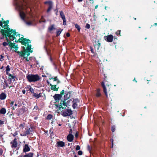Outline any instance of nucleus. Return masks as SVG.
I'll return each mask as SVG.
<instances>
[{"label":"nucleus","instance_id":"11","mask_svg":"<svg viewBox=\"0 0 157 157\" xmlns=\"http://www.w3.org/2000/svg\"><path fill=\"white\" fill-rule=\"evenodd\" d=\"M10 82L16 81L17 79V78L15 76L13 75L10 74H8Z\"/></svg>","mask_w":157,"mask_h":157},{"label":"nucleus","instance_id":"35","mask_svg":"<svg viewBox=\"0 0 157 157\" xmlns=\"http://www.w3.org/2000/svg\"><path fill=\"white\" fill-rule=\"evenodd\" d=\"M72 99H71L67 101L68 106H70L71 105V103H72Z\"/></svg>","mask_w":157,"mask_h":157},{"label":"nucleus","instance_id":"31","mask_svg":"<svg viewBox=\"0 0 157 157\" xmlns=\"http://www.w3.org/2000/svg\"><path fill=\"white\" fill-rule=\"evenodd\" d=\"M75 27L77 29L78 32H80L81 29L80 26L78 24H76L75 25Z\"/></svg>","mask_w":157,"mask_h":157},{"label":"nucleus","instance_id":"22","mask_svg":"<svg viewBox=\"0 0 157 157\" xmlns=\"http://www.w3.org/2000/svg\"><path fill=\"white\" fill-rule=\"evenodd\" d=\"M33 95L34 97H35L37 99L39 98L41 96L40 93L36 94L35 93H34L33 94Z\"/></svg>","mask_w":157,"mask_h":157},{"label":"nucleus","instance_id":"25","mask_svg":"<svg viewBox=\"0 0 157 157\" xmlns=\"http://www.w3.org/2000/svg\"><path fill=\"white\" fill-rule=\"evenodd\" d=\"M100 89H97V93L96 94V96L97 97H99L101 95V94L100 93Z\"/></svg>","mask_w":157,"mask_h":157},{"label":"nucleus","instance_id":"27","mask_svg":"<svg viewBox=\"0 0 157 157\" xmlns=\"http://www.w3.org/2000/svg\"><path fill=\"white\" fill-rule=\"evenodd\" d=\"M63 105V104L62 103V101H61L60 102L59 104H58V105H57V107H59V109H60L61 108L62 109H63L64 108L63 107L62 105Z\"/></svg>","mask_w":157,"mask_h":157},{"label":"nucleus","instance_id":"28","mask_svg":"<svg viewBox=\"0 0 157 157\" xmlns=\"http://www.w3.org/2000/svg\"><path fill=\"white\" fill-rule=\"evenodd\" d=\"M54 25H52L50 27L48 28V30L50 31H51L53 29H55V28L54 27Z\"/></svg>","mask_w":157,"mask_h":157},{"label":"nucleus","instance_id":"46","mask_svg":"<svg viewBox=\"0 0 157 157\" xmlns=\"http://www.w3.org/2000/svg\"><path fill=\"white\" fill-rule=\"evenodd\" d=\"M111 144H112L111 147L112 148H113V139H111Z\"/></svg>","mask_w":157,"mask_h":157},{"label":"nucleus","instance_id":"5","mask_svg":"<svg viewBox=\"0 0 157 157\" xmlns=\"http://www.w3.org/2000/svg\"><path fill=\"white\" fill-rule=\"evenodd\" d=\"M26 131L21 134L22 136H26L29 134H31L33 131V127H31L30 128H27L26 129Z\"/></svg>","mask_w":157,"mask_h":157},{"label":"nucleus","instance_id":"37","mask_svg":"<svg viewBox=\"0 0 157 157\" xmlns=\"http://www.w3.org/2000/svg\"><path fill=\"white\" fill-rule=\"evenodd\" d=\"M31 88L32 87L30 85H28L25 87V88L29 91Z\"/></svg>","mask_w":157,"mask_h":157},{"label":"nucleus","instance_id":"19","mask_svg":"<svg viewBox=\"0 0 157 157\" xmlns=\"http://www.w3.org/2000/svg\"><path fill=\"white\" fill-rule=\"evenodd\" d=\"M74 136L73 135H68L67 136V139L69 142H71L73 140Z\"/></svg>","mask_w":157,"mask_h":157},{"label":"nucleus","instance_id":"15","mask_svg":"<svg viewBox=\"0 0 157 157\" xmlns=\"http://www.w3.org/2000/svg\"><path fill=\"white\" fill-rule=\"evenodd\" d=\"M101 86L103 88V91L106 96L107 97L108 96V94H107V90L106 88V87L105 85L104 82H102L101 83Z\"/></svg>","mask_w":157,"mask_h":157},{"label":"nucleus","instance_id":"9","mask_svg":"<svg viewBox=\"0 0 157 157\" xmlns=\"http://www.w3.org/2000/svg\"><path fill=\"white\" fill-rule=\"evenodd\" d=\"M53 97L56 102H59V101L61 98L62 96L61 95L59 94H55L53 96Z\"/></svg>","mask_w":157,"mask_h":157},{"label":"nucleus","instance_id":"21","mask_svg":"<svg viewBox=\"0 0 157 157\" xmlns=\"http://www.w3.org/2000/svg\"><path fill=\"white\" fill-rule=\"evenodd\" d=\"M6 111L5 108H2L0 109V114L4 115L6 113Z\"/></svg>","mask_w":157,"mask_h":157},{"label":"nucleus","instance_id":"16","mask_svg":"<svg viewBox=\"0 0 157 157\" xmlns=\"http://www.w3.org/2000/svg\"><path fill=\"white\" fill-rule=\"evenodd\" d=\"M30 150V148L27 144L25 145L24 148L23 149V151L24 152H27L29 151Z\"/></svg>","mask_w":157,"mask_h":157},{"label":"nucleus","instance_id":"41","mask_svg":"<svg viewBox=\"0 0 157 157\" xmlns=\"http://www.w3.org/2000/svg\"><path fill=\"white\" fill-rule=\"evenodd\" d=\"M111 130L113 132H114L115 130V128L114 126H113L112 127Z\"/></svg>","mask_w":157,"mask_h":157},{"label":"nucleus","instance_id":"40","mask_svg":"<svg viewBox=\"0 0 157 157\" xmlns=\"http://www.w3.org/2000/svg\"><path fill=\"white\" fill-rule=\"evenodd\" d=\"M33 94L34 93V89L32 87L30 90H29Z\"/></svg>","mask_w":157,"mask_h":157},{"label":"nucleus","instance_id":"12","mask_svg":"<svg viewBox=\"0 0 157 157\" xmlns=\"http://www.w3.org/2000/svg\"><path fill=\"white\" fill-rule=\"evenodd\" d=\"M71 92H65V94L64 96V100H66L69 99L71 95Z\"/></svg>","mask_w":157,"mask_h":157},{"label":"nucleus","instance_id":"6","mask_svg":"<svg viewBox=\"0 0 157 157\" xmlns=\"http://www.w3.org/2000/svg\"><path fill=\"white\" fill-rule=\"evenodd\" d=\"M72 114V111L71 110L69 109H67L65 111L62 112V115L63 117H67L70 116Z\"/></svg>","mask_w":157,"mask_h":157},{"label":"nucleus","instance_id":"29","mask_svg":"<svg viewBox=\"0 0 157 157\" xmlns=\"http://www.w3.org/2000/svg\"><path fill=\"white\" fill-rule=\"evenodd\" d=\"M62 30V29H59V30L58 31H57L56 32L57 36H59V35L61 33Z\"/></svg>","mask_w":157,"mask_h":157},{"label":"nucleus","instance_id":"47","mask_svg":"<svg viewBox=\"0 0 157 157\" xmlns=\"http://www.w3.org/2000/svg\"><path fill=\"white\" fill-rule=\"evenodd\" d=\"M78 154L79 155H81L82 154V152L81 151H79L78 152Z\"/></svg>","mask_w":157,"mask_h":157},{"label":"nucleus","instance_id":"33","mask_svg":"<svg viewBox=\"0 0 157 157\" xmlns=\"http://www.w3.org/2000/svg\"><path fill=\"white\" fill-rule=\"evenodd\" d=\"M10 42H9L8 43L7 42H4L3 44L2 45L4 46H6L7 45H9L10 46Z\"/></svg>","mask_w":157,"mask_h":157},{"label":"nucleus","instance_id":"20","mask_svg":"<svg viewBox=\"0 0 157 157\" xmlns=\"http://www.w3.org/2000/svg\"><path fill=\"white\" fill-rule=\"evenodd\" d=\"M33 153H30L25 155H20L18 157H33Z\"/></svg>","mask_w":157,"mask_h":157},{"label":"nucleus","instance_id":"38","mask_svg":"<svg viewBox=\"0 0 157 157\" xmlns=\"http://www.w3.org/2000/svg\"><path fill=\"white\" fill-rule=\"evenodd\" d=\"M85 28L86 29H89L90 28V25L89 24H86V25Z\"/></svg>","mask_w":157,"mask_h":157},{"label":"nucleus","instance_id":"14","mask_svg":"<svg viewBox=\"0 0 157 157\" xmlns=\"http://www.w3.org/2000/svg\"><path fill=\"white\" fill-rule=\"evenodd\" d=\"M10 49H12L13 48H14L15 50V52H17L16 51L17 50L18 47L17 45H16L14 44H13L12 43H10Z\"/></svg>","mask_w":157,"mask_h":157},{"label":"nucleus","instance_id":"60","mask_svg":"<svg viewBox=\"0 0 157 157\" xmlns=\"http://www.w3.org/2000/svg\"><path fill=\"white\" fill-rule=\"evenodd\" d=\"M14 102L13 101H12L11 103H10V105H11V106H13V104H14Z\"/></svg>","mask_w":157,"mask_h":157},{"label":"nucleus","instance_id":"18","mask_svg":"<svg viewBox=\"0 0 157 157\" xmlns=\"http://www.w3.org/2000/svg\"><path fill=\"white\" fill-rule=\"evenodd\" d=\"M50 86H51V89L54 91H57L58 90L59 87H56V85H52L51 84H50Z\"/></svg>","mask_w":157,"mask_h":157},{"label":"nucleus","instance_id":"57","mask_svg":"<svg viewBox=\"0 0 157 157\" xmlns=\"http://www.w3.org/2000/svg\"><path fill=\"white\" fill-rule=\"evenodd\" d=\"M22 92L23 94H25V90H22Z\"/></svg>","mask_w":157,"mask_h":157},{"label":"nucleus","instance_id":"58","mask_svg":"<svg viewBox=\"0 0 157 157\" xmlns=\"http://www.w3.org/2000/svg\"><path fill=\"white\" fill-rule=\"evenodd\" d=\"M2 151L1 149H0V155H2Z\"/></svg>","mask_w":157,"mask_h":157},{"label":"nucleus","instance_id":"3","mask_svg":"<svg viewBox=\"0 0 157 157\" xmlns=\"http://www.w3.org/2000/svg\"><path fill=\"white\" fill-rule=\"evenodd\" d=\"M41 78L37 74H30L26 76V78L30 82H37Z\"/></svg>","mask_w":157,"mask_h":157},{"label":"nucleus","instance_id":"52","mask_svg":"<svg viewBox=\"0 0 157 157\" xmlns=\"http://www.w3.org/2000/svg\"><path fill=\"white\" fill-rule=\"evenodd\" d=\"M69 135H72V129H71L70 130L69 132Z\"/></svg>","mask_w":157,"mask_h":157},{"label":"nucleus","instance_id":"49","mask_svg":"<svg viewBox=\"0 0 157 157\" xmlns=\"http://www.w3.org/2000/svg\"><path fill=\"white\" fill-rule=\"evenodd\" d=\"M17 135V133L16 131L13 134V136H15Z\"/></svg>","mask_w":157,"mask_h":157},{"label":"nucleus","instance_id":"36","mask_svg":"<svg viewBox=\"0 0 157 157\" xmlns=\"http://www.w3.org/2000/svg\"><path fill=\"white\" fill-rule=\"evenodd\" d=\"M52 117V115L51 114H48L47 117V119L48 120H51Z\"/></svg>","mask_w":157,"mask_h":157},{"label":"nucleus","instance_id":"7","mask_svg":"<svg viewBox=\"0 0 157 157\" xmlns=\"http://www.w3.org/2000/svg\"><path fill=\"white\" fill-rule=\"evenodd\" d=\"M79 102V101L77 98L73 99V100L72 101V106L74 109H75L77 107L78 103Z\"/></svg>","mask_w":157,"mask_h":157},{"label":"nucleus","instance_id":"13","mask_svg":"<svg viewBox=\"0 0 157 157\" xmlns=\"http://www.w3.org/2000/svg\"><path fill=\"white\" fill-rule=\"evenodd\" d=\"M56 145L58 147H64L65 145V143L63 141L57 142Z\"/></svg>","mask_w":157,"mask_h":157},{"label":"nucleus","instance_id":"24","mask_svg":"<svg viewBox=\"0 0 157 157\" xmlns=\"http://www.w3.org/2000/svg\"><path fill=\"white\" fill-rule=\"evenodd\" d=\"M60 16L62 20L66 19L65 15L63 11H61L60 12Z\"/></svg>","mask_w":157,"mask_h":157},{"label":"nucleus","instance_id":"56","mask_svg":"<svg viewBox=\"0 0 157 157\" xmlns=\"http://www.w3.org/2000/svg\"><path fill=\"white\" fill-rule=\"evenodd\" d=\"M66 36L67 37H69L70 36V34L68 33H67L66 34Z\"/></svg>","mask_w":157,"mask_h":157},{"label":"nucleus","instance_id":"61","mask_svg":"<svg viewBox=\"0 0 157 157\" xmlns=\"http://www.w3.org/2000/svg\"><path fill=\"white\" fill-rule=\"evenodd\" d=\"M53 64L55 66V69H57V68L56 66V65L54 63H53Z\"/></svg>","mask_w":157,"mask_h":157},{"label":"nucleus","instance_id":"50","mask_svg":"<svg viewBox=\"0 0 157 157\" xmlns=\"http://www.w3.org/2000/svg\"><path fill=\"white\" fill-rule=\"evenodd\" d=\"M65 92V91H64V90H63L61 92V93H60V94H61V95L62 96V95H63L64 93Z\"/></svg>","mask_w":157,"mask_h":157},{"label":"nucleus","instance_id":"43","mask_svg":"<svg viewBox=\"0 0 157 157\" xmlns=\"http://www.w3.org/2000/svg\"><path fill=\"white\" fill-rule=\"evenodd\" d=\"M63 20V25H66V19Z\"/></svg>","mask_w":157,"mask_h":157},{"label":"nucleus","instance_id":"54","mask_svg":"<svg viewBox=\"0 0 157 157\" xmlns=\"http://www.w3.org/2000/svg\"><path fill=\"white\" fill-rule=\"evenodd\" d=\"M101 45V44L99 43H98L97 44V46H98V49L100 47Z\"/></svg>","mask_w":157,"mask_h":157},{"label":"nucleus","instance_id":"64","mask_svg":"<svg viewBox=\"0 0 157 157\" xmlns=\"http://www.w3.org/2000/svg\"><path fill=\"white\" fill-rule=\"evenodd\" d=\"M50 60L51 61V62H52V58L50 57Z\"/></svg>","mask_w":157,"mask_h":157},{"label":"nucleus","instance_id":"39","mask_svg":"<svg viewBox=\"0 0 157 157\" xmlns=\"http://www.w3.org/2000/svg\"><path fill=\"white\" fill-rule=\"evenodd\" d=\"M121 30H118V31H117L116 32V34L117 35H119V36H121V35L120 34V33H121Z\"/></svg>","mask_w":157,"mask_h":157},{"label":"nucleus","instance_id":"48","mask_svg":"<svg viewBox=\"0 0 157 157\" xmlns=\"http://www.w3.org/2000/svg\"><path fill=\"white\" fill-rule=\"evenodd\" d=\"M4 124V121L0 120V126H1V125L3 124Z\"/></svg>","mask_w":157,"mask_h":157},{"label":"nucleus","instance_id":"45","mask_svg":"<svg viewBox=\"0 0 157 157\" xmlns=\"http://www.w3.org/2000/svg\"><path fill=\"white\" fill-rule=\"evenodd\" d=\"M1 58H0V61H2L3 60V57L4 56L2 55H0Z\"/></svg>","mask_w":157,"mask_h":157},{"label":"nucleus","instance_id":"51","mask_svg":"<svg viewBox=\"0 0 157 157\" xmlns=\"http://www.w3.org/2000/svg\"><path fill=\"white\" fill-rule=\"evenodd\" d=\"M52 2L51 1H47V2H44V4H48V5L50 3V2Z\"/></svg>","mask_w":157,"mask_h":157},{"label":"nucleus","instance_id":"32","mask_svg":"<svg viewBox=\"0 0 157 157\" xmlns=\"http://www.w3.org/2000/svg\"><path fill=\"white\" fill-rule=\"evenodd\" d=\"M65 101L64 100L63 101L62 100V103L63 104V105L64 106H67V107L68 106L67 102H65Z\"/></svg>","mask_w":157,"mask_h":157},{"label":"nucleus","instance_id":"55","mask_svg":"<svg viewBox=\"0 0 157 157\" xmlns=\"http://www.w3.org/2000/svg\"><path fill=\"white\" fill-rule=\"evenodd\" d=\"M2 26V27H3V24L1 21H0V26Z\"/></svg>","mask_w":157,"mask_h":157},{"label":"nucleus","instance_id":"23","mask_svg":"<svg viewBox=\"0 0 157 157\" xmlns=\"http://www.w3.org/2000/svg\"><path fill=\"white\" fill-rule=\"evenodd\" d=\"M53 6V4L52 2H50V3L48 5V7L47 10V12L48 13L52 9Z\"/></svg>","mask_w":157,"mask_h":157},{"label":"nucleus","instance_id":"53","mask_svg":"<svg viewBox=\"0 0 157 157\" xmlns=\"http://www.w3.org/2000/svg\"><path fill=\"white\" fill-rule=\"evenodd\" d=\"M90 51H91V52L92 53H94V50H93V48L92 47H90Z\"/></svg>","mask_w":157,"mask_h":157},{"label":"nucleus","instance_id":"44","mask_svg":"<svg viewBox=\"0 0 157 157\" xmlns=\"http://www.w3.org/2000/svg\"><path fill=\"white\" fill-rule=\"evenodd\" d=\"M80 149V147L79 145H77L76 147V150H78Z\"/></svg>","mask_w":157,"mask_h":157},{"label":"nucleus","instance_id":"63","mask_svg":"<svg viewBox=\"0 0 157 157\" xmlns=\"http://www.w3.org/2000/svg\"><path fill=\"white\" fill-rule=\"evenodd\" d=\"M90 3H93L94 1L93 0H90Z\"/></svg>","mask_w":157,"mask_h":157},{"label":"nucleus","instance_id":"17","mask_svg":"<svg viewBox=\"0 0 157 157\" xmlns=\"http://www.w3.org/2000/svg\"><path fill=\"white\" fill-rule=\"evenodd\" d=\"M6 97V93L2 92L0 94V99L3 100L5 99Z\"/></svg>","mask_w":157,"mask_h":157},{"label":"nucleus","instance_id":"30","mask_svg":"<svg viewBox=\"0 0 157 157\" xmlns=\"http://www.w3.org/2000/svg\"><path fill=\"white\" fill-rule=\"evenodd\" d=\"M51 79H53L54 80H53L54 81H57V82L58 83L59 82V81L58 79L57 78V77H55L54 78L53 77H52L51 78Z\"/></svg>","mask_w":157,"mask_h":157},{"label":"nucleus","instance_id":"42","mask_svg":"<svg viewBox=\"0 0 157 157\" xmlns=\"http://www.w3.org/2000/svg\"><path fill=\"white\" fill-rule=\"evenodd\" d=\"M38 109V108L37 106L36 105L34 106V108L33 109V110L34 111H36V110H37Z\"/></svg>","mask_w":157,"mask_h":157},{"label":"nucleus","instance_id":"1","mask_svg":"<svg viewBox=\"0 0 157 157\" xmlns=\"http://www.w3.org/2000/svg\"><path fill=\"white\" fill-rule=\"evenodd\" d=\"M18 40L22 44L24 45V46L23 47L24 50L21 52L18 51L17 53L21 58L22 57L23 59H25L27 61H28L29 60L26 57L30 55V53L28 52L30 51L31 49L30 41L29 40H26L22 37L19 38Z\"/></svg>","mask_w":157,"mask_h":157},{"label":"nucleus","instance_id":"34","mask_svg":"<svg viewBox=\"0 0 157 157\" xmlns=\"http://www.w3.org/2000/svg\"><path fill=\"white\" fill-rule=\"evenodd\" d=\"M9 22V20H7L6 21H4L3 22V24H4V25H3V27H5L6 26V25H7L8 24Z\"/></svg>","mask_w":157,"mask_h":157},{"label":"nucleus","instance_id":"10","mask_svg":"<svg viewBox=\"0 0 157 157\" xmlns=\"http://www.w3.org/2000/svg\"><path fill=\"white\" fill-rule=\"evenodd\" d=\"M105 40L107 41L111 42L113 41V37L112 35H110L108 36H105Z\"/></svg>","mask_w":157,"mask_h":157},{"label":"nucleus","instance_id":"59","mask_svg":"<svg viewBox=\"0 0 157 157\" xmlns=\"http://www.w3.org/2000/svg\"><path fill=\"white\" fill-rule=\"evenodd\" d=\"M78 134L77 132H76L75 134V136L76 137H77L78 136Z\"/></svg>","mask_w":157,"mask_h":157},{"label":"nucleus","instance_id":"62","mask_svg":"<svg viewBox=\"0 0 157 157\" xmlns=\"http://www.w3.org/2000/svg\"><path fill=\"white\" fill-rule=\"evenodd\" d=\"M20 127H23V124H20Z\"/></svg>","mask_w":157,"mask_h":157},{"label":"nucleus","instance_id":"2","mask_svg":"<svg viewBox=\"0 0 157 157\" xmlns=\"http://www.w3.org/2000/svg\"><path fill=\"white\" fill-rule=\"evenodd\" d=\"M2 34L3 36H5L6 40L8 41V37H9L11 41H13L15 39L16 41L17 39L16 38V36L17 37V34L15 31L13 30H10L9 28H4V29L2 30Z\"/></svg>","mask_w":157,"mask_h":157},{"label":"nucleus","instance_id":"26","mask_svg":"<svg viewBox=\"0 0 157 157\" xmlns=\"http://www.w3.org/2000/svg\"><path fill=\"white\" fill-rule=\"evenodd\" d=\"M10 71V66L9 65H7L6 67V74L8 75L9 74L8 73Z\"/></svg>","mask_w":157,"mask_h":157},{"label":"nucleus","instance_id":"4","mask_svg":"<svg viewBox=\"0 0 157 157\" xmlns=\"http://www.w3.org/2000/svg\"><path fill=\"white\" fill-rule=\"evenodd\" d=\"M20 16L21 18L25 22L26 24L28 25H32V23L31 21L27 22L25 21V13L21 11H20L19 13Z\"/></svg>","mask_w":157,"mask_h":157},{"label":"nucleus","instance_id":"8","mask_svg":"<svg viewBox=\"0 0 157 157\" xmlns=\"http://www.w3.org/2000/svg\"><path fill=\"white\" fill-rule=\"evenodd\" d=\"M17 142L16 138H15L10 142L12 148H15L17 146Z\"/></svg>","mask_w":157,"mask_h":157}]
</instances>
